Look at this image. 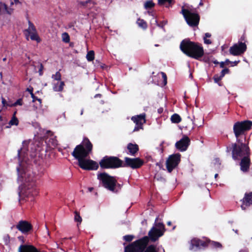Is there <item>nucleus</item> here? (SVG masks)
I'll list each match as a JSON object with an SVG mask.
<instances>
[{"mask_svg": "<svg viewBox=\"0 0 252 252\" xmlns=\"http://www.w3.org/2000/svg\"><path fill=\"white\" fill-rule=\"evenodd\" d=\"M180 49L189 57L198 60L204 55L202 46L189 40H183L180 44Z\"/></svg>", "mask_w": 252, "mask_h": 252, "instance_id": "nucleus-4", "label": "nucleus"}, {"mask_svg": "<svg viewBox=\"0 0 252 252\" xmlns=\"http://www.w3.org/2000/svg\"><path fill=\"white\" fill-rule=\"evenodd\" d=\"M86 58L88 61L91 62L94 60V52L93 50H91L88 52Z\"/></svg>", "mask_w": 252, "mask_h": 252, "instance_id": "nucleus-30", "label": "nucleus"}, {"mask_svg": "<svg viewBox=\"0 0 252 252\" xmlns=\"http://www.w3.org/2000/svg\"><path fill=\"white\" fill-rule=\"evenodd\" d=\"M203 3L202 1H201L199 2V6H202V5H203Z\"/></svg>", "mask_w": 252, "mask_h": 252, "instance_id": "nucleus-56", "label": "nucleus"}, {"mask_svg": "<svg viewBox=\"0 0 252 252\" xmlns=\"http://www.w3.org/2000/svg\"><path fill=\"white\" fill-rule=\"evenodd\" d=\"M2 104L3 107H4L9 106L8 105H7V104H11V103H7L6 102V100L3 98H2Z\"/></svg>", "mask_w": 252, "mask_h": 252, "instance_id": "nucleus-46", "label": "nucleus"}, {"mask_svg": "<svg viewBox=\"0 0 252 252\" xmlns=\"http://www.w3.org/2000/svg\"><path fill=\"white\" fill-rule=\"evenodd\" d=\"M145 252H164V250L161 246L157 247L154 245L149 246Z\"/></svg>", "mask_w": 252, "mask_h": 252, "instance_id": "nucleus-22", "label": "nucleus"}, {"mask_svg": "<svg viewBox=\"0 0 252 252\" xmlns=\"http://www.w3.org/2000/svg\"><path fill=\"white\" fill-rule=\"evenodd\" d=\"M158 217L156 219L154 226L149 231L148 235L150 239L155 241L162 236L165 231L164 225L162 222H158Z\"/></svg>", "mask_w": 252, "mask_h": 252, "instance_id": "nucleus-9", "label": "nucleus"}, {"mask_svg": "<svg viewBox=\"0 0 252 252\" xmlns=\"http://www.w3.org/2000/svg\"><path fill=\"white\" fill-rule=\"evenodd\" d=\"M167 225H171V221H168L167 222Z\"/></svg>", "mask_w": 252, "mask_h": 252, "instance_id": "nucleus-57", "label": "nucleus"}, {"mask_svg": "<svg viewBox=\"0 0 252 252\" xmlns=\"http://www.w3.org/2000/svg\"><path fill=\"white\" fill-rule=\"evenodd\" d=\"M229 73V69L228 68H224L220 72V74L219 75V76L220 77V78H223L224 76L226 74H228Z\"/></svg>", "mask_w": 252, "mask_h": 252, "instance_id": "nucleus-40", "label": "nucleus"}, {"mask_svg": "<svg viewBox=\"0 0 252 252\" xmlns=\"http://www.w3.org/2000/svg\"><path fill=\"white\" fill-rule=\"evenodd\" d=\"M52 78L53 81H61V74L59 71H57L55 74L52 75Z\"/></svg>", "mask_w": 252, "mask_h": 252, "instance_id": "nucleus-33", "label": "nucleus"}, {"mask_svg": "<svg viewBox=\"0 0 252 252\" xmlns=\"http://www.w3.org/2000/svg\"><path fill=\"white\" fill-rule=\"evenodd\" d=\"M161 74L162 75V79L163 80V85H165L167 84V77H166V74L165 73H164L163 72H161Z\"/></svg>", "mask_w": 252, "mask_h": 252, "instance_id": "nucleus-43", "label": "nucleus"}, {"mask_svg": "<svg viewBox=\"0 0 252 252\" xmlns=\"http://www.w3.org/2000/svg\"><path fill=\"white\" fill-rule=\"evenodd\" d=\"M16 112L14 113L13 116L12 117L11 120L9 122V126H7V128L10 127L11 126H17L19 123L18 120L15 116Z\"/></svg>", "mask_w": 252, "mask_h": 252, "instance_id": "nucleus-27", "label": "nucleus"}, {"mask_svg": "<svg viewBox=\"0 0 252 252\" xmlns=\"http://www.w3.org/2000/svg\"><path fill=\"white\" fill-rule=\"evenodd\" d=\"M63 40L65 42H68L69 40V37L67 33H64L63 34Z\"/></svg>", "mask_w": 252, "mask_h": 252, "instance_id": "nucleus-44", "label": "nucleus"}, {"mask_svg": "<svg viewBox=\"0 0 252 252\" xmlns=\"http://www.w3.org/2000/svg\"><path fill=\"white\" fill-rule=\"evenodd\" d=\"M171 121L173 123H179L181 121V118L178 114H174L171 117Z\"/></svg>", "mask_w": 252, "mask_h": 252, "instance_id": "nucleus-28", "label": "nucleus"}, {"mask_svg": "<svg viewBox=\"0 0 252 252\" xmlns=\"http://www.w3.org/2000/svg\"><path fill=\"white\" fill-rule=\"evenodd\" d=\"M93 145L88 138H84L82 142L77 145L72 153V155L78 160L79 166L84 170H96L97 163L87 158L92 152Z\"/></svg>", "mask_w": 252, "mask_h": 252, "instance_id": "nucleus-2", "label": "nucleus"}, {"mask_svg": "<svg viewBox=\"0 0 252 252\" xmlns=\"http://www.w3.org/2000/svg\"><path fill=\"white\" fill-rule=\"evenodd\" d=\"M34 126L38 129V130L36 131V133L38 134H41L43 132V130L41 129L40 126L38 123H35Z\"/></svg>", "mask_w": 252, "mask_h": 252, "instance_id": "nucleus-41", "label": "nucleus"}, {"mask_svg": "<svg viewBox=\"0 0 252 252\" xmlns=\"http://www.w3.org/2000/svg\"><path fill=\"white\" fill-rule=\"evenodd\" d=\"M48 145L51 148H54L58 145V141L56 139V137H50L48 142Z\"/></svg>", "mask_w": 252, "mask_h": 252, "instance_id": "nucleus-26", "label": "nucleus"}, {"mask_svg": "<svg viewBox=\"0 0 252 252\" xmlns=\"http://www.w3.org/2000/svg\"><path fill=\"white\" fill-rule=\"evenodd\" d=\"M103 168H115L122 166V161L116 157H104L99 162Z\"/></svg>", "mask_w": 252, "mask_h": 252, "instance_id": "nucleus-10", "label": "nucleus"}, {"mask_svg": "<svg viewBox=\"0 0 252 252\" xmlns=\"http://www.w3.org/2000/svg\"><path fill=\"white\" fill-rule=\"evenodd\" d=\"M190 139L187 136H184L183 137L175 144L176 148L181 152L186 151L189 145Z\"/></svg>", "mask_w": 252, "mask_h": 252, "instance_id": "nucleus-15", "label": "nucleus"}, {"mask_svg": "<svg viewBox=\"0 0 252 252\" xmlns=\"http://www.w3.org/2000/svg\"><path fill=\"white\" fill-rule=\"evenodd\" d=\"M75 216H74V220L75 221L77 222L79 224H80L82 222V218L80 216L79 214L77 212H75Z\"/></svg>", "mask_w": 252, "mask_h": 252, "instance_id": "nucleus-37", "label": "nucleus"}, {"mask_svg": "<svg viewBox=\"0 0 252 252\" xmlns=\"http://www.w3.org/2000/svg\"><path fill=\"white\" fill-rule=\"evenodd\" d=\"M23 104L22 99L21 98H19L17 101L13 103H11V104H7L10 107L16 106L17 105H22Z\"/></svg>", "mask_w": 252, "mask_h": 252, "instance_id": "nucleus-39", "label": "nucleus"}, {"mask_svg": "<svg viewBox=\"0 0 252 252\" xmlns=\"http://www.w3.org/2000/svg\"><path fill=\"white\" fill-rule=\"evenodd\" d=\"M12 10L11 9H8L6 5L1 2H0V15L11 13Z\"/></svg>", "mask_w": 252, "mask_h": 252, "instance_id": "nucleus-23", "label": "nucleus"}, {"mask_svg": "<svg viewBox=\"0 0 252 252\" xmlns=\"http://www.w3.org/2000/svg\"><path fill=\"white\" fill-rule=\"evenodd\" d=\"M28 24H29V27H28V29L26 30V32L28 33H29L30 32H32L36 31V29H35V27L34 26L33 24L31 21H29Z\"/></svg>", "mask_w": 252, "mask_h": 252, "instance_id": "nucleus-35", "label": "nucleus"}, {"mask_svg": "<svg viewBox=\"0 0 252 252\" xmlns=\"http://www.w3.org/2000/svg\"><path fill=\"white\" fill-rule=\"evenodd\" d=\"M158 46H159V45H158V44H155V46H156V47H158Z\"/></svg>", "mask_w": 252, "mask_h": 252, "instance_id": "nucleus-61", "label": "nucleus"}, {"mask_svg": "<svg viewBox=\"0 0 252 252\" xmlns=\"http://www.w3.org/2000/svg\"><path fill=\"white\" fill-rule=\"evenodd\" d=\"M128 154L131 156H135L139 150L138 146L136 144L129 143L127 146Z\"/></svg>", "mask_w": 252, "mask_h": 252, "instance_id": "nucleus-20", "label": "nucleus"}, {"mask_svg": "<svg viewBox=\"0 0 252 252\" xmlns=\"http://www.w3.org/2000/svg\"><path fill=\"white\" fill-rule=\"evenodd\" d=\"M214 63L216 64V63H218V62H214Z\"/></svg>", "mask_w": 252, "mask_h": 252, "instance_id": "nucleus-64", "label": "nucleus"}, {"mask_svg": "<svg viewBox=\"0 0 252 252\" xmlns=\"http://www.w3.org/2000/svg\"><path fill=\"white\" fill-rule=\"evenodd\" d=\"M211 165L214 169L218 170L220 168V162L218 158H214L212 161Z\"/></svg>", "mask_w": 252, "mask_h": 252, "instance_id": "nucleus-24", "label": "nucleus"}, {"mask_svg": "<svg viewBox=\"0 0 252 252\" xmlns=\"http://www.w3.org/2000/svg\"><path fill=\"white\" fill-rule=\"evenodd\" d=\"M246 45L244 43L240 42L235 44L230 48V53L234 56H238L243 53L246 50Z\"/></svg>", "mask_w": 252, "mask_h": 252, "instance_id": "nucleus-14", "label": "nucleus"}, {"mask_svg": "<svg viewBox=\"0 0 252 252\" xmlns=\"http://www.w3.org/2000/svg\"><path fill=\"white\" fill-rule=\"evenodd\" d=\"M101 96V94H96L94 95V97L96 98V97H100Z\"/></svg>", "mask_w": 252, "mask_h": 252, "instance_id": "nucleus-54", "label": "nucleus"}, {"mask_svg": "<svg viewBox=\"0 0 252 252\" xmlns=\"http://www.w3.org/2000/svg\"><path fill=\"white\" fill-rule=\"evenodd\" d=\"M125 161L127 166L133 169L139 168L143 164V160L139 158H131L126 157Z\"/></svg>", "mask_w": 252, "mask_h": 252, "instance_id": "nucleus-16", "label": "nucleus"}, {"mask_svg": "<svg viewBox=\"0 0 252 252\" xmlns=\"http://www.w3.org/2000/svg\"><path fill=\"white\" fill-rule=\"evenodd\" d=\"M158 112L159 114L163 112V108H160L158 109Z\"/></svg>", "mask_w": 252, "mask_h": 252, "instance_id": "nucleus-52", "label": "nucleus"}, {"mask_svg": "<svg viewBox=\"0 0 252 252\" xmlns=\"http://www.w3.org/2000/svg\"><path fill=\"white\" fill-rule=\"evenodd\" d=\"M14 0L15 3H18L19 2V0Z\"/></svg>", "mask_w": 252, "mask_h": 252, "instance_id": "nucleus-58", "label": "nucleus"}, {"mask_svg": "<svg viewBox=\"0 0 252 252\" xmlns=\"http://www.w3.org/2000/svg\"><path fill=\"white\" fill-rule=\"evenodd\" d=\"M155 23L157 25V26L158 27H160L163 29H164V26L165 25H166L167 23V20H164V21H161L159 24H158V21L157 20H155Z\"/></svg>", "mask_w": 252, "mask_h": 252, "instance_id": "nucleus-38", "label": "nucleus"}, {"mask_svg": "<svg viewBox=\"0 0 252 252\" xmlns=\"http://www.w3.org/2000/svg\"><path fill=\"white\" fill-rule=\"evenodd\" d=\"M240 252H247L244 251H240Z\"/></svg>", "mask_w": 252, "mask_h": 252, "instance_id": "nucleus-62", "label": "nucleus"}, {"mask_svg": "<svg viewBox=\"0 0 252 252\" xmlns=\"http://www.w3.org/2000/svg\"><path fill=\"white\" fill-rule=\"evenodd\" d=\"M252 126V121H244L241 122H237L233 126L234 132L237 139V146H241L243 141L239 137L245 131L249 130Z\"/></svg>", "mask_w": 252, "mask_h": 252, "instance_id": "nucleus-7", "label": "nucleus"}, {"mask_svg": "<svg viewBox=\"0 0 252 252\" xmlns=\"http://www.w3.org/2000/svg\"><path fill=\"white\" fill-rule=\"evenodd\" d=\"M52 84L53 90L55 92L62 91L64 86V83L62 81H53Z\"/></svg>", "mask_w": 252, "mask_h": 252, "instance_id": "nucleus-21", "label": "nucleus"}, {"mask_svg": "<svg viewBox=\"0 0 252 252\" xmlns=\"http://www.w3.org/2000/svg\"><path fill=\"white\" fill-rule=\"evenodd\" d=\"M180 13L183 15L185 21L189 26L193 27L198 25L200 17L192 6L184 4L182 7Z\"/></svg>", "mask_w": 252, "mask_h": 252, "instance_id": "nucleus-5", "label": "nucleus"}, {"mask_svg": "<svg viewBox=\"0 0 252 252\" xmlns=\"http://www.w3.org/2000/svg\"><path fill=\"white\" fill-rule=\"evenodd\" d=\"M97 179L103 187L112 192H117L121 189V186L117 184L116 179L106 173L98 174Z\"/></svg>", "mask_w": 252, "mask_h": 252, "instance_id": "nucleus-6", "label": "nucleus"}, {"mask_svg": "<svg viewBox=\"0 0 252 252\" xmlns=\"http://www.w3.org/2000/svg\"><path fill=\"white\" fill-rule=\"evenodd\" d=\"M222 79V78H220L219 75L216 74L214 76V80L215 83L218 84L219 86H221L222 85V83L220 82V81Z\"/></svg>", "mask_w": 252, "mask_h": 252, "instance_id": "nucleus-36", "label": "nucleus"}, {"mask_svg": "<svg viewBox=\"0 0 252 252\" xmlns=\"http://www.w3.org/2000/svg\"><path fill=\"white\" fill-rule=\"evenodd\" d=\"M40 150V148L36 142L33 143L31 140L24 141L22 147L18 150L19 166L17 167V170L18 179L23 182L22 189L19 192L20 197L33 196L37 193L35 174L28 168V166L30 164L29 156L32 158L36 156V152Z\"/></svg>", "mask_w": 252, "mask_h": 252, "instance_id": "nucleus-1", "label": "nucleus"}, {"mask_svg": "<svg viewBox=\"0 0 252 252\" xmlns=\"http://www.w3.org/2000/svg\"><path fill=\"white\" fill-rule=\"evenodd\" d=\"M211 36V34L210 33L207 32L205 34V36L204 37H206V38H207L210 37Z\"/></svg>", "mask_w": 252, "mask_h": 252, "instance_id": "nucleus-49", "label": "nucleus"}, {"mask_svg": "<svg viewBox=\"0 0 252 252\" xmlns=\"http://www.w3.org/2000/svg\"><path fill=\"white\" fill-rule=\"evenodd\" d=\"M172 1L173 0H158V3L159 5H165L166 7H169Z\"/></svg>", "mask_w": 252, "mask_h": 252, "instance_id": "nucleus-31", "label": "nucleus"}, {"mask_svg": "<svg viewBox=\"0 0 252 252\" xmlns=\"http://www.w3.org/2000/svg\"><path fill=\"white\" fill-rule=\"evenodd\" d=\"M207 245V242L201 240L197 238H193L190 241L189 249L190 250L195 252L206 247Z\"/></svg>", "mask_w": 252, "mask_h": 252, "instance_id": "nucleus-12", "label": "nucleus"}, {"mask_svg": "<svg viewBox=\"0 0 252 252\" xmlns=\"http://www.w3.org/2000/svg\"><path fill=\"white\" fill-rule=\"evenodd\" d=\"M224 62H225V63H226L228 64V63H230V61H229V60L227 59V60H226V61Z\"/></svg>", "mask_w": 252, "mask_h": 252, "instance_id": "nucleus-55", "label": "nucleus"}, {"mask_svg": "<svg viewBox=\"0 0 252 252\" xmlns=\"http://www.w3.org/2000/svg\"><path fill=\"white\" fill-rule=\"evenodd\" d=\"M208 243L213 248L216 249L221 248L222 246L220 243L215 241H209Z\"/></svg>", "mask_w": 252, "mask_h": 252, "instance_id": "nucleus-34", "label": "nucleus"}, {"mask_svg": "<svg viewBox=\"0 0 252 252\" xmlns=\"http://www.w3.org/2000/svg\"><path fill=\"white\" fill-rule=\"evenodd\" d=\"M133 238V236L132 235H126L124 236V239L127 242L131 241Z\"/></svg>", "mask_w": 252, "mask_h": 252, "instance_id": "nucleus-42", "label": "nucleus"}, {"mask_svg": "<svg viewBox=\"0 0 252 252\" xmlns=\"http://www.w3.org/2000/svg\"><path fill=\"white\" fill-rule=\"evenodd\" d=\"M91 2V0H87L85 2H80V4L83 6H85L86 5V4L88 3V2Z\"/></svg>", "mask_w": 252, "mask_h": 252, "instance_id": "nucleus-50", "label": "nucleus"}, {"mask_svg": "<svg viewBox=\"0 0 252 252\" xmlns=\"http://www.w3.org/2000/svg\"><path fill=\"white\" fill-rule=\"evenodd\" d=\"M155 5V3L151 0L146 1L144 4V7L146 9H151Z\"/></svg>", "mask_w": 252, "mask_h": 252, "instance_id": "nucleus-29", "label": "nucleus"}, {"mask_svg": "<svg viewBox=\"0 0 252 252\" xmlns=\"http://www.w3.org/2000/svg\"><path fill=\"white\" fill-rule=\"evenodd\" d=\"M28 90L29 92H30V93H31V94L32 97V99H33V101H34L35 100V99H36V100H37L39 102V103H41V99H38V98H36V97L34 96V94H33V93L31 92V91L30 90L28 89Z\"/></svg>", "mask_w": 252, "mask_h": 252, "instance_id": "nucleus-45", "label": "nucleus"}, {"mask_svg": "<svg viewBox=\"0 0 252 252\" xmlns=\"http://www.w3.org/2000/svg\"><path fill=\"white\" fill-rule=\"evenodd\" d=\"M43 68V66L42 64H40V68H39V70H38L39 75H40V76L42 75V74H43V72H42Z\"/></svg>", "mask_w": 252, "mask_h": 252, "instance_id": "nucleus-47", "label": "nucleus"}, {"mask_svg": "<svg viewBox=\"0 0 252 252\" xmlns=\"http://www.w3.org/2000/svg\"><path fill=\"white\" fill-rule=\"evenodd\" d=\"M204 42L206 44H211L212 42L210 40L208 39L207 38H206V37H204Z\"/></svg>", "mask_w": 252, "mask_h": 252, "instance_id": "nucleus-48", "label": "nucleus"}, {"mask_svg": "<svg viewBox=\"0 0 252 252\" xmlns=\"http://www.w3.org/2000/svg\"><path fill=\"white\" fill-rule=\"evenodd\" d=\"M137 23L139 27L143 28V29H146L147 27L146 22L142 19H139L137 21Z\"/></svg>", "mask_w": 252, "mask_h": 252, "instance_id": "nucleus-32", "label": "nucleus"}, {"mask_svg": "<svg viewBox=\"0 0 252 252\" xmlns=\"http://www.w3.org/2000/svg\"><path fill=\"white\" fill-rule=\"evenodd\" d=\"M16 227L23 234L27 233L32 229V224L26 220H20Z\"/></svg>", "mask_w": 252, "mask_h": 252, "instance_id": "nucleus-17", "label": "nucleus"}, {"mask_svg": "<svg viewBox=\"0 0 252 252\" xmlns=\"http://www.w3.org/2000/svg\"><path fill=\"white\" fill-rule=\"evenodd\" d=\"M5 60H6V58H3V61H5Z\"/></svg>", "mask_w": 252, "mask_h": 252, "instance_id": "nucleus-63", "label": "nucleus"}, {"mask_svg": "<svg viewBox=\"0 0 252 252\" xmlns=\"http://www.w3.org/2000/svg\"><path fill=\"white\" fill-rule=\"evenodd\" d=\"M149 241L148 236L131 243L125 248V252H143L146 247Z\"/></svg>", "mask_w": 252, "mask_h": 252, "instance_id": "nucleus-8", "label": "nucleus"}, {"mask_svg": "<svg viewBox=\"0 0 252 252\" xmlns=\"http://www.w3.org/2000/svg\"><path fill=\"white\" fill-rule=\"evenodd\" d=\"M83 114V109H82L81 111V115H82Z\"/></svg>", "mask_w": 252, "mask_h": 252, "instance_id": "nucleus-60", "label": "nucleus"}, {"mask_svg": "<svg viewBox=\"0 0 252 252\" xmlns=\"http://www.w3.org/2000/svg\"><path fill=\"white\" fill-rule=\"evenodd\" d=\"M181 155L176 154L171 155L166 160V167L169 172H171L179 164L180 161Z\"/></svg>", "mask_w": 252, "mask_h": 252, "instance_id": "nucleus-11", "label": "nucleus"}, {"mask_svg": "<svg viewBox=\"0 0 252 252\" xmlns=\"http://www.w3.org/2000/svg\"><path fill=\"white\" fill-rule=\"evenodd\" d=\"M252 205V192L246 193L244 198L243 199V204L241 208L243 210H245L246 207Z\"/></svg>", "mask_w": 252, "mask_h": 252, "instance_id": "nucleus-18", "label": "nucleus"}, {"mask_svg": "<svg viewBox=\"0 0 252 252\" xmlns=\"http://www.w3.org/2000/svg\"><path fill=\"white\" fill-rule=\"evenodd\" d=\"M145 117V114L143 113L131 117V120L136 125L133 129V131H137L139 129L143 128V125L146 122Z\"/></svg>", "mask_w": 252, "mask_h": 252, "instance_id": "nucleus-13", "label": "nucleus"}, {"mask_svg": "<svg viewBox=\"0 0 252 252\" xmlns=\"http://www.w3.org/2000/svg\"><path fill=\"white\" fill-rule=\"evenodd\" d=\"M232 158L236 160L242 158L240 163L241 170L243 172H246L249 168L250 159V149L248 144H242L241 146H237V144H232Z\"/></svg>", "mask_w": 252, "mask_h": 252, "instance_id": "nucleus-3", "label": "nucleus"}, {"mask_svg": "<svg viewBox=\"0 0 252 252\" xmlns=\"http://www.w3.org/2000/svg\"><path fill=\"white\" fill-rule=\"evenodd\" d=\"M218 174H216L215 175V178H216L218 177Z\"/></svg>", "mask_w": 252, "mask_h": 252, "instance_id": "nucleus-59", "label": "nucleus"}, {"mask_svg": "<svg viewBox=\"0 0 252 252\" xmlns=\"http://www.w3.org/2000/svg\"><path fill=\"white\" fill-rule=\"evenodd\" d=\"M27 36H29L32 40H35L37 42H39L40 41V38L37 33L36 31L28 33V35H27Z\"/></svg>", "mask_w": 252, "mask_h": 252, "instance_id": "nucleus-25", "label": "nucleus"}, {"mask_svg": "<svg viewBox=\"0 0 252 252\" xmlns=\"http://www.w3.org/2000/svg\"><path fill=\"white\" fill-rule=\"evenodd\" d=\"M19 252H39L32 245H23L19 248Z\"/></svg>", "mask_w": 252, "mask_h": 252, "instance_id": "nucleus-19", "label": "nucleus"}, {"mask_svg": "<svg viewBox=\"0 0 252 252\" xmlns=\"http://www.w3.org/2000/svg\"><path fill=\"white\" fill-rule=\"evenodd\" d=\"M224 64H225V62H221V63H220V67L221 68H223L224 66Z\"/></svg>", "mask_w": 252, "mask_h": 252, "instance_id": "nucleus-51", "label": "nucleus"}, {"mask_svg": "<svg viewBox=\"0 0 252 252\" xmlns=\"http://www.w3.org/2000/svg\"><path fill=\"white\" fill-rule=\"evenodd\" d=\"M148 13L149 15L154 16L153 13L151 11H148Z\"/></svg>", "mask_w": 252, "mask_h": 252, "instance_id": "nucleus-53", "label": "nucleus"}]
</instances>
